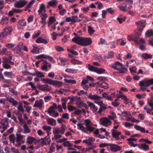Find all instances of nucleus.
I'll return each instance as SVG.
<instances>
[{"instance_id":"obj_44","label":"nucleus","mask_w":153,"mask_h":153,"mask_svg":"<svg viewBox=\"0 0 153 153\" xmlns=\"http://www.w3.org/2000/svg\"><path fill=\"white\" fill-rule=\"evenodd\" d=\"M68 109L70 112L76 109L75 107L71 105H69L68 107Z\"/></svg>"},{"instance_id":"obj_60","label":"nucleus","mask_w":153,"mask_h":153,"mask_svg":"<svg viewBox=\"0 0 153 153\" xmlns=\"http://www.w3.org/2000/svg\"><path fill=\"white\" fill-rule=\"evenodd\" d=\"M88 80L86 79H83L82 80L81 82V85L83 86L85 85L86 83H88Z\"/></svg>"},{"instance_id":"obj_10","label":"nucleus","mask_w":153,"mask_h":153,"mask_svg":"<svg viewBox=\"0 0 153 153\" xmlns=\"http://www.w3.org/2000/svg\"><path fill=\"white\" fill-rule=\"evenodd\" d=\"M86 96H88V98L89 99L93 100H99L100 98H102V97L99 96L97 94L92 95L90 94L88 95L86 94Z\"/></svg>"},{"instance_id":"obj_30","label":"nucleus","mask_w":153,"mask_h":153,"mask_svg":"<svg viewBox=\"0 0 153 153\" xmlns=\"http://www.w3.org/2000/svg\"><path fill=\"white\" fill-rule=\"evenodd\" d=\"M61 129L60 128L58 127V128H55L53 129V133L54 134H58L60 133Z\"/></svg>"},{"instance_id":"obj_49","label":"nucleus","mask_w":153,"mask_h":153,"mask_svg":"<svg viewBox=\"0 0 153 153\" xmlns=\"http://www.w3.org/2000/svg\"><path fill=\"white\" fill-rule=\"evenodd\" d=\"M56 49L58 51H64V49L62 47L59 46H56L55 47Z\"/></svg>"},{"instance_id":"obj_47","label":"nucleus","mask_w":153,"mask_h":153,"mask_svg":"<svg viewBox=\"0 0 153 153\" xmlns=\"http://www.w3.org/2000/svg\"><path fill=\"white\" fill-rule=\"evenodd\" d=\"M105 44L106 45H109V43H107L105 42V41L103 39H101L100 41L98 43V44L100 45V44L101 45Z\"/></svg>"},{"instance_id":"obj_28","label":"nucleus","mask_w":153,"mask_h":153,"mask_svg":"<svg viewBox=\"0 0 153 153\" xmlns=\"http://www.w3.org/2000/svg\"><path fill=\"white\" fill-rule=\"evenodd\" d=\"M105 70L102 68H98L97 67V69L96 70L95 72H96L99 74H104L105 72Z\"/></svg>"},{"instance_id":"obj_6","label":"nucleus","mask_w":153,"mask_h":153,"mask_svg":"<svg viewBox=\"0 0 153 153\" xmlns=\"http://www.w3.org/2000/svg\"><path fill=\"white\" fill-rule=\"evenodd\" d=\"M27 3V1L25 0H19L14 3V5L16 8H20L24 6Z\"/></svg>"},{"instance_id":"obj_41","label":"nucleus","mask_w":153,"mask_h":153,"mask_svg":"<svg viewBox=\"0 0 153 153\" xmlns=\"http://www.w3.org/2000/svg\"><path fill=\"white\" fill-rule=\"evenodd\" d=\"M88 32L89 33L91 34L94 33L95 32V30L92 27L89 26L88 27Z\"/></svg>"},{"instance_id":"obj_13","label":"nucleus","mask_w":153,"mask_h":153,"mask_svg":"<svg viewBox=\"0 0 153 153\" xmlns=\"http://www.w3.org/2000/svg\"><path fill=\"white\" fill-rule=\"evenodd\" d=\"M2 59L3 60L2 63L6 64L9 63L11 65H13L14 64V63L13 62H12L10 60H8L6 57H3Z\"/></svg>"},{"instance_id":"obj_51","label":"nucleus","mask_w":153,"mask_h":153,"mask_svg":"<svg viewBox=\"0 0 153 153\" xmlns=\"http://www.w3.org/2000/svg\"><path fill=\"white\" fill-rule=\"evenodd\" d=\"M111 146L110 143V144H107L106 143H102L101 144H100L99 146V147L101 148H104L105 147V146Z\"/></svg>"},{"instance_id":"obj_42","label":"nucleus","mask_w":153,"mask_h":153,"mask_svg":"<svg viewBox=\"0 0 153 153\" xmlns=\"http://www.w3.org/2000/svg\"><path fill=\"white\" fill-rule=\"evenodd\" d=\"M2 63V66L5 69H8L11 68V66L10 65L5 63Z\"/></svg>"},{"instance_id":"obj_40","label":"nucleus","mask_w":153,"mask_h":153,"mask_svg":"<svg viewBox=\"0 0 153 153\" xmlns=\"http://www.w3.org/2000/svg\"><path fill=\"white\" fill-rule=\"evenodd\" d=\"M107 94L105 92L104 93L102 94V96L105 98L106 99L108 100H110L112 101L113 100V99L111 98V96H108L106 97V96H105V95H107Z\"/></svg>"},{"instance_id":"obj_45","label":"nucleus","mask_w":153,"mask_h":153,"mask_svg":"<svg viewBox=\"0 0 153 153\" xmlns=\"http://www.w3.org/2000/svg\"><path fill=\"white\" fill-rule=\"evenodd\" d=\"M42 128L45 131H51V127L49 126H45L42 127Z\"/></svg>"},{"instance_id":"obj_26","label":"nucleus","mask_w":153,"mask_h":153,"mask_svg":"<svg viewBox=\"0 0 153 153\" xmlns=\"http://www.w3.org/2000/svg\"><path fill=\"white\" fill-rule=\"evenodd\" d=\"M152 57L151 55H149L147 53H143L141 55V57L146 59L151 58Z\"/></svg>"},{"instance_id":"obj_22","label":"nucleus","mask_w":153,"mask_h":153,"mask_svg":"<svg viewBox=\"0 0 153 153\" xmlns=\"http://www.w3.org/2000/svg\"><path fill=\"white\" fill-rule=\"evenodd\" d=\"M57 4V2L55 0H52L48 2V5L54 7H56Z\"/></svg>"},{"instance_id":"obj_50","label":"nucleus","mask_w":153,"mask_h":153,"mask_svg":"<svg viewBox=\"0 0 153 153\" xmlns=\"http://www.w3.org/2000/svg\"><path fill=\"white\" fill-rule=\"evenodd\" d=\"M50 79L49 78H42L41 79V81L43 82L44 83H46V84H48L49 82V80H50Z\"/></svg>"},{"instance_id":"obj_34","label":"nucleus","mask_w":153,"mask_h":153,"mask_svg":"<svg viewBox=\"0 0 153 153\" xmlns=\"http://www.w3.org/2000/svg\"><path fill=\"white\" fill-rule=\"evenodd\" d=\"M27 84H28L29 85H30L31 88H32L34 90L36 91L37 92V94L39 93L38 91L36 89V86L32 82H28L26 84V85Z\"/></svg>"},{"instance_id":"obj_18","label":"nucleus","mask_w":153,"mask_h":153,"mask_svg":"<svg viewBox=\"0 0 153 153\" xmlns=\"http://www.w3.org/2000/svg\"><path fill=\"white\" fill-rule=\"evenodd\" d=\"M10 142H11L14 145L15 142V137L14 134H10L8 137Z\"/></svg>"},{"instance_id":"obj_35","label":"nucleus","mask_w":153,"mask_h":153,"mask_svg":"<svg viewBox=\"0 0 153 153\" xmlns=\"http://www.w3.org/2000/svg\"><path fill=\"white\" fill-rule=\"evenodd\" d=\"M48 67L47 66V64L45 63H44L43 62L42 63V65L41 67V69L42 71L46 70H47Z\"/></svg>"},{"instance_id":"obj_46","label":"nucleus","mask_w":153,"mask_h":153,"mask_svg":"<svg viewBox=\"0 0 153 153\" xmlns=\"http://www.w3.org/2000/svg\"><path fill=\"white\" fill-rule=\"evenodd\" d=\"M119 97H123V100L124 101H126V102H127V103H125L126 104H128L129 103L128 99L127 98L126 96L125 95L122 96L121 95Z\"/></svg>"},{"instance_id":"obj_17","label":"nucleus","mask_w":153,"mask_h":153,"mask_svg":"<svg viewBox=\"0 0 153 153\" xmlns=\"http://www.w3.org/2000/svg\"><path fill=\"white\" fill-rule=\"evenodd\" d=\"M134 127V128L137 130L140 131L143 133L146 132L145 129L143 127H141L140 126L137 125H135Z\"/></svg>"},{"instance_id":"obj_54","label":"nucleus","mask_w":153,"mask_h":153,"mask_svg":"<svg viewBox=\"0 0 153 153\" xmlns=\"http://www.w3.org/2000/svg\"><path fill=\"white\" fill-rule=\"evenodd\" d=\"M6 100L10 102L13 103V101H14V99L12 97H7Z\"/></svg>"},{"instance_id":"obj_59","label":"nucleus","mask_w":153,"mask_h":153,"mask_svg":"<svg viewBox=\"0 0 153 153\" xmlns=\"http://www.w3.org/2000/svg\"><path fill=\"white\" fill-rule=\"evenodd\" d=\"M42 74V72H39V71H35V73H32L31 75L32 76H36L37 77V76H38V75L40 74Z\"/></svg>"},{"instance_id":"obj_19","label":"nucleus","mask_w":153,"mask_h":153,"mask_svg":"<svg viewBox=\"0 0 153 153\" xmlns=\"http://www.w3.org/2000/svg\"><path fill=\"white\" fill-rule=\"evenodd\" d=\"M122 64L118 62H116L114 64H113L111 66V67L116 70H119V68L117 67V66H121Z\"/></svg>"},{"instance_id":"obj_7","label":"nucleus","mask_w":153,"mask_h":153,"mask_svg":"<svg viewBox=\"0 0 153 153\" xmlns=\"http://www.w3.org/2000/svg\"><path fill=\"white\" fill-rule=\"evenodd\" d=\"M48 84L59 88L63 85V82H62L56 80H53L50 79Z\"/></svg>"},{"instance_id":"obj_55","label":"nucleus","mask_w":153,"mask_h":153,"mask_svg":"<svg viewBox=\"0 0 153 153\" xmlns=\"http://www.w3.org/2000/svg\"><path fill=\"white\" fill-rule=\"evenodd\" d=\"M41 33V31L39 30L37 33H35L34 35H33V36L32 37V38H36L39 36Z\"/></svg>"},{"instance_id":"obj_61","label":"nucleus","mask_w":153,"mask_h":153,"mask_svg":"<svg viewBox=\"0 0 153 153\" xmlns=\"http://www.w3.org/2000/svg\"><path fill=\"white\" fill-rule=\"evenodd\" d=\"M13 12L14 13H21L22 11L23 10H19L17 9H13Z\"/></svg>"},{"instance_id":"obj_58","label":"nucleus","mask_w":153,"mask_h":153,"mask_svg":"<svg viewBox=\"0 0 153 153\" xmlns=\"http://www.w3.org/2000/svg\"><path fill=\"white\" fill-rule=\"evenodd\" d=\"M11 150L14 153H20L19 151L17 149H15L14 147H12L11 148Z\"/></svg>"},{"instance_id":"obj_36","label":"nucleus","mask_w":153,"mask_h":153,"mask_svg":"<svg viewBox=\"0 0 153 153\" xmlns=\"http://www.w3.org/2000/svg\"><path fill=\"white\" fill-rule=\"evenodd\" d=\"M68 99L70 100V101L68 103V104H70L72 103L74 101L76 100V99L75 98V97L72 96L71 97H68Z\"/></svg>"},{"instance_id":"obj_24","label":"nucleus","mask_w":153,"mask_h":153,"mask_svg":"<svg viewBox=\"0 0 153 153\" xmlns=\"http://www.w3.org/2000/svg\"><path fill=\"white\" fill-rule=\"evenodd\" d=\"M88 69L90 71L96 72L97 69V67L91 65L90 64H88Z\"/></svg>"},{"instance_id":"obj_11","label":"nucleus","mask_w":153,"mask_h":153,"mask_svg":"<svg viewBox=\"0 0 153 153\" xmlns=\"http://www.w3.org/2000/svg\"><path fill=\"white\" fill-rule=\"evenodd\" d=\"M100 121L102 122V124L106 127L108 126V124L109 122H110V121L107 117H102L100 119Z\"/></svg>"},{"instance_id":"obj_62","label":"nucleus","mask_w":153,"mask_h":153,"mask_svg":"<svg viewBox=\"0 0 153 153\" xmlns=\"http://www.w3.org/2000/svg\"><path fill=\"white\" fill-rule=\"evenodd\" d=\"M48 76L49 77L53 78L55 76V75L53 72H51L48 74Z\"/></svg>"},{"instance_id":"obj_4","label":"nucleus","mask_w":153,"mask_h":153,"mask_svg":"<svg viewBox=\"0 0 153 153\" xmlns=\"http://www.w3.org/2000/svg\"><path fill=\"white\" fill-rule=\"evenodd\" d=\"M12 31V28L11 27L6 28L4 29V31L0 33V37H7L8 35L10 34Z\"/></svg>"},{"instance_id":"obj_48","label":"nucleus","mask_w":153,"mask_h":153,"mask_svg":"<svg viewBox=\"0 0 153 153\" xmlns=\"http://www.w3.org/2000/svg\"><path fill=\"white\" fill-rule=\"evenodd\" d=\"M42 16H43V17H42L41 19L43 21H45L47 17V14L46 13H42L41 14Z\"/></svg>"},{"instance_id":"obj_53","label":"nucleus","mask_w":153,"mask_h":153,"mask_svg":"<svg viewBox=\"0 0 153 153\" xmlns=\"http://www.w3.org/2000/svg\"><path fill=\"white\" fill-rule=\"evenodd\" d=\"M122 39H119L117 41L121 42V43L120 44V45L124 46L126 43V41H124L122 40Z\"/></svg>"},{"instance_id":"obj_23","label":"nucleus","mask_w":153,"mask_h":153,"mask_svg":"<svg viewBox=\"0 0 153 153\" xmlns=\"http://www.w3.org/2000/svg\"><path fill=\"white\" fill-rule=\"evenodd\" d=\"M95 139L94 138L92 137H89L88 139L84 140L83 141V142L86 144L88 143L89 142H93L95 141Z\"/></svg>"},{"instance_id":"obj_63","label":"nucleus","mask_w":153,"mask_h":153,"mask_svg":"<svg viewBox=\"0 0 153 153\" xmlns=\"http://www.w3.org/2000/svg\"><path fill=\"white\" fill-rule=\"evenodd\" d=\"M33 16L30 15L28 18L27 19V21L28 22H30L33 20Z\"/></svg>"},{"instance_id":"obj_56","label":"nucleus","mask_w":153,"mask_h":153,"mask_svg":"<svg viewBox=\"0 0 153 153\" xmlns=\"http://www.w3.org/2000/svg\"><path fill=\"white\" fill-rule=\"evenodd\" d=\"M102 17L104 19H105L106 16L105 15L107 13V11L106 10H103L102 11Z\"/></svg>"},{"instance_id":"obj_21","label":"nucleus","mask_w":153,"mask_h":153,"mask_svg":"<svg viewBox=\"0 0 153 153\" xmlns=\"http://www.w3.org/2000/svg\"><path fill=\"white\" fill-rule=\"evenodd\" d=\"M78 127H79V129L82 131L84 133H87V132L85 129V128L81 123H78L77 125Z\"/></svg>"},{"instance_id":"obj_12","label":"nucleus","mask_w":153,"mask_h":153,"mask_svg":"<svg viewBox=\"0 0 153 153\" xmlns=\"http://www.w3.org/2000/svg\"><path fill=\"white\" fill-rule=\"evenodd\" d=\"M48 124H50L51 126H55L56 123V120L52 118H48L47 120Z\"/></svg>"},{"instance_id":"obj_33","label":"nucleus","mask_w":153,"mask_h":153,"mask_svg":"<svg viewBox=\"0 0 153 153\" xmlns=\"http://www.w3.org/2000/svg\"><path fill=\"white\" fill-rule=\"evenodd\" d=\"M16 141L17 142H19L20 140L23 139V138L22 135L21 134H16Z\"/></svg>"},{"instance_id":"obj_8","label":"nucleus","mask_w":153,"mask_h":153,"mask_svg":"<svg viewBox=\"0 0 153 153\" xmlns=\"http://www.w3.org/2000/svg\"><path fill=\"white\" fill-rule=\"evenodd\" d=\"M111 146L110 149L112 152H116L118 151H120L122 147L110 143Z\"/></svg>"},{"instance_id":"obj_16","label":"nucleus","mask_w":153,"mask_h":153,"mask_svg":"<svg viewBox=\"0 0 153 153\" xmlns=\"http://www.w3.org/2000/svg\"><path fill=\"white\" fill-rule=\"evenodd\" d=\"M117 131V130L112 129L111 130V132L112 133V136L113 137L116 138V140H121V139L118 137V136H116L115 132Z\"/></svg>"},{"instance_id":"obj_38","label":"nucleus","mask_w":153,"mask_h":153,"mask_svg":"<svg viewBox=\"0 0 153 153\" xmlns=\"http://www.w3.org/2000/svg\"><path fill=\"white\" fill-rule=\"evenodd\" d=\"M66 21L67 22H71L72 23L74 24V22H76V20L74 19H71V17L66 18Z\"/></svg>"},{"instance_id":"obj_31","label":"nucleus","mask_w":153,"mask_h":153,"mask_svg":"<svg viewBox=\"0 0 153 153\" xmlns=\"http://www.w3.org/2000/svg\"><path fill=\"white\" fill-rule=\"evenodd\" d=\"M141 147L142 149L145 151L148 150L149 149V145H146V143H143L141 144Z\"/></svg>"},{"instance_id":"obj_57","label":"nucleus","mask_w":153,"mask_h":153,"mask_svg":"<svg viewBox=\"0 0 153 153\" xmlns=\"http://www.w3.org/2000/svg\"><path fill=\"white\" fill-rule=\"evenodd\" d=\"M13 113L14 114H15L16 115H19L20 116H21V117H22V114L19 111L14 110L13 111Z\"/></svg>"},{"instance_id":"obj_1","label":"nucleus","mask_w":153,"mask_h":153,"mask_svg":"<svg viewBox=\"0 0 153 153\" xmlns=\"http://www.w3.org/2000/svg\"><path fill=\"white\" fill-rule=\"evenodd\" d=\"M146 21L143 20H141L139 22H136L135 24L137 25V28L138 31L135 32V38H138L141 36V31L143 30V28L145 27V23Z\"/></svg>"},{"instance_id":"obj_14","label":"nucleus","mask_w":153,"mask_h":153,"mask_svg":"<svg viewBox=\"0 0 153 153\" xmlns=\"http://www.w3.org/2000/svg\"><path fill=\"white\" fill-rule=\"evenodd\" d=\"M36 140V138L31 136H29L27 139L26 143L29 144H31L34 140Z\"/></svg>"},{"instance_id":"obj_39","label":"nucleus","mask_w":153,"mask_h":153,"mask_svg":"<svg viewBox=\"0 0 153 153\" xmlns=\"http://www.w3.org/2000/svg\"><path fill=\"white\" fill-rule=\"evenodd\" d=\"M74 34L75 36V37H74V39H85V38H90L89 37H80L79 35H78L76 33L74 32Z\"/></svg>"},{"instance_id":"obj_29","label":"nucleus","mask_w":153,"mask_h":153,"mask_svg":"<svg viewBox=\"0 0 153 153\" xmlns=\"http://www.w3.org/2000/svg\"><path fill=\"white\" fill-rule=\"evenodd\" d=\"M35 2L34 0H31L30 1L29 3L27 5L26 7L24 9L25 11H26Z\"/></svg>"},{"instance_id":"obj_9","label":"nucleus","mask_w":153,"mask_h":153,"mask_svg":"<svg viewBox=\"0 0 153 153\" xmlns=\"http://www.w3.org/2000/svg\"><path fill=\"white\" fill-rule=\"evenodd\" d=\"M130 41H134L135 45H140L141 43L145 44L146 43V41L144 39H140L138 41V39H128Z\"/></svg>"},{"instance_id":"obj_43","label":"nucleus","mask_w":153,"mask_h":153,"mask_svg":"<svg viewBox=\"0 0 153 153\" xmlns=\"http://www.w3.org/2000/svg\"><path fill=\"white\" fill-rule=\"evenodd\" d=\"M126 19V17H124L123 18H119L117 17V21L119 22L121 24L123 22V21H125Z\"/></svg>"},{"instance_id":"obj_32","label":"nucleus","mask_w":153,"mask_h":153,"mask_svg":"<svg viewBox=\"0 0 153 153\" xmlns=\"http://www.w3.org/2000/svg\"><path fill=\"white\" fill-rule=\"evenodd\" d=\"M65 71L66 72H67L69 73H76L77 71L75 69L72 68H66Z\"/></svg>"},{"instance_id":"obj_52","label":"nucleus","mask_w":153,"mask_h":153,"mask_svg":"<svg viewBox=\"0 0 153 153\" xmlns=\"http://www.w3.org/2000/svg\"><path fill=\"white\" fill-rule=\"evenodd\" d=\"M49 22H53L56 21V19L54 16H50L49 18Z\"/></svg>"},{"instance_id":"obj_37","label":"nucleus","mask_w":153,"mask_h":153,"mask_svg":"<svg viewBox=\"0 0 153 153\" xmlns=\"http://www.w3.org/2000/svg\"><path fill=\"white\" fill-rule=\"evenodd\" d=\"M65 128L66 126L64 124H63L62 125L61 127L60 128V133L61 134H63L64 133L66 129Z\"/></svg>"},{"instance_id":"obj_3","label":"nucleus","mask_w":153,"mask_h":153,"mask_svg":"<svg viewBox=\"0 0 153 153\" xmlns=\"http://www.w3.org/2000/svg\"><path fill=\"white\" fill-rule=\"evenodd\" d=\"M153 85V78H152L148 80L143 79L140 81L139 85L140 86L149 87L150 85Z\"/></svg>"},{"instance_id":"obj_25","label":"nucleus","mask_w":153,"mask_h":153,"mask_svg":"<svg viewBox=\"0 0 153 153\" xmlns=\"http://www.w3.org/2000/svg\"><path fill=\"white\" fill-rule=\"evenodd\" d=\"M23 126L24 128V131H23V133L26 134L29 133L30 132V129L26 124H25Z\"/></svg>"},{"instance_id":"obj_5","label":"nucleus","mask_w":153,"mask_h":153,"mask_svg":"<svg viewBox=\"0 0 153 153\" xmlns=\"http://www.w3.org/2000/svg\"><path fill=\"white\" fill-rule=\"evenodd\" d=\"M85 125L86 127V130L90 132H92L94 130L95 128L92 126L93 124L89 119L85 120Z\"/></svg>"},{"instance_id":"obj_20","label":"nucleus","mask_w":153,"mask_h":153,"mask_svg":"<svg viewBox=\"0 0 153 153\" xmlns=\"http://www.w3.org/2000/svg\"><path fill=\"white\" fill-rule=\"evenodd\" d=\"M43 86L42 87L41 89V91H50L51 90V88H48L49 87V85L48 84H45L43 85Z\"/></svg>"},{"instance_id":"obj_27","label":"nucleus","mask_w":153,"mask_h":153,"mask_svg":"<svg viewBox=\"0 0 153 153\" xmlns=\"http://www.w3.org/2000/svg\"><path fill=\"white\" fill-rule=\"evenodd\" d=\"M36 42L37 43H43L46 44L47 41L45 39H36Z\"/></svg>"},{"instance_id":"obj_64","label":"nucleus","mask_w":153,"mask_h":153,"mask_svg":"<svg viewBox=\"0 0 153 153\" xmlns=\"http://www.w3.org/2000/svg\"><path fill=\"white\" fill-rule=\"evenodd\" d=\"M132 56L131 53H128L127 55H126L124 57V58L126 59H129L131 58Z\"/></svg>"},{"instance_id":"obj_15","label":"nucleus","mask_w":153,"mask_h":153,"mask_svg":"<svg viewBox=\"0 0 153 153\" xmlns=\"http://www.w3.org/2000/svg\"><path fill=\"white\" fill-rule=\"evenodd\" d=\"M145 35L147 37L153 36V30L152 29L147 30L146 32Z\"/></svg>"},{"instance_id":"obj_2","label":"nucleus","mask_w":153,"mask_h":153,"mask_svg":"<svg viewBox=\"0 0 153 153\" xmlns=\"http://www.w3.org/2000/svg\"><path fill=\"white\" fill-rule=\"evenodd\" d=\"M72 40L77 44L84 46L89 45L92 42L91 39H72Z\"/></svg>"}]
</instances>
